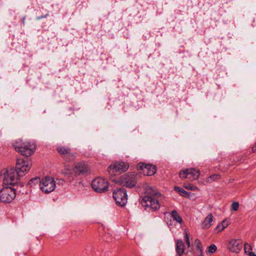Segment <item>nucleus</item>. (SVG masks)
<instances>
[{
  "instance_id": "nucleus-1",
  "label": "nucleus",
  "mask_w": 256,
  "mask_h": 256,
  "mask_svg": "<svg viewBox=\"0 0 256 256\" xmlns=\"http://www.w3.org/2000/svg\"><path fill=\"white\" fill-rule=\"evenodd\" d=\"M144 190L147 195L142 200V206L145 208L146 210L149 208L152 210H156L158 209L160 205L157 198L160 196V194L148 186H146Z\"/></svg>"
},
{
  "instance_id": "nucleus-2",
  "label": "nucleus",
  "mask_w": 256,
  "mask_h": 256,
  "mask_svg": "<svg viewBox=\"0 0 256 256\" xmlns=\"http://www.w3.org/2000/svg\"><path fill=\"white\" fill-rule=\"evenodd\" d=\"M14 148L22 155L26 157L30 156L34 152L36 145L21 140H16L12 144Z\"/></svg>"
},
{
  "instance_id": "nucleus-3",
  "label": "nucleus",
  "mask_w": 256,
  "mask_h": 256,
  "mask_svg": "<svg viewBox=\"0 0 256 256\" xmlns=\"http://www.w3.org/2000/svg\"><path fill=\"white\" fill-rule=\"evenodd\" d=\"M129 166L128 164L123 162H114L108 167V172L112 178V176L119 175L122 172H126ZM113 182H115V180L112 179Z\"/></svg>"
},
{
  "instance_id": "nucleus-4",
  "label": "nucleus",
  "mask_w": 256,
  "mask_h": 256,
  "mask_svg": "<svg viewBox=\"0 0 256 256\" xmlns=\"http://www.w3.org/2000/svg\"><path fill=\"white\" fill-rule=\"evenodd\" d=\"M20 177L14 168H8L4 173L3 184L4 185H14L18 182Z\"/></svg>"
},
{
  "instance_id": "nucleus-5",
  "label": "nucleus",
  "mask_w": 256,
  "mask_h": 256,
  "mask_svg": "<svg viewBox=\"0 0 256 256\" xmlns=\"http://www.w3.org/2000/svg\"><path fill=\"white\" fill-rule=\"evenodd\" d=\"M16 196V189L11 187H4L0 191V201L4 203L12 202Z\"/></svg>"
},
{
  "instance_id": "nucleus-6",
  "label": "nucleus",
  "mask_w": 256,
  "mask_h": 256,
  "mask_svg": "<svg viewBox=\"0 0 256 256\" xmlns=\"http://www.w3.org/2000/svg\"><path fill=\"white\" fill-rule=\"evenodd\" d=\"M31 166L32 162L30 160L18 158L17 159L15 170H16L19 176H22L28 172Z\"/></svg>"
},
{
  "instance_id": "nucleus-7",
  "label": "nucleus",
  "mask_w": 256,
  "mask_h": 256,
  "mask_svg": "<svg viewBox=\"0 0 256 256\" xmlns=\"http://www.w3.org/2000/svg\"><path fill=\"white\" fill-rule=\"evenodd\" d=\"M58 153L66 162H72L76 157V153L73 152L71 148L66 146H58L56 148Z\"/></svg>"
},
{
  "instance_id": "nucleus-8",
  "label": "nucleus",
  "mask_w": 256,
  "mask_h": 256,
  "mask_svg": "<svg viewBox=\"0 0 256 256\" xmlns=\"http://www.w3.org/2000/svg\"><path fill=\"white\" fill-rule=\"evenodd\" d=\"M92 186L94 191L96 192H105L108 190V183L104 178H97L92 180Z\"/></svg>"
},
{
  "instance_id": "nucleus-9",
  "label": "nucleus",
  "mask_w": 256,
  "mask_h": 256,
  "mask_svg": "<svg viewBox=\"0 0 256 256\" xmlns=\"http://www.w3.org/2000/svg\"><path fill=\"white\" fill-rule=\"evenodd\" d=\"M40 186L43 192L48 194L54 190L56 182L52 178L46 176L40 180Z\"/></svg>"
},
{
  "instance_id": "nucleus-10",
  "label": "nucleus",
  "mask_w": 256,
  "mask_h": 256,
  "mask_svg": "<svg viewBox=\"0 0 256 256\" xmlns=\"http://www.w3.org/2000/svg\"><path fill=\"white\" fill-rule=\"evenodd\" d=\"M113 197L116 202L122 206H124L128 201V195L124 188H119L113 192Z\"/></svg>"
},
{
  "instance_id": "nucleus-11",
  "label": "nucleus",
  "mask_w": 256,
  "mask_h": 256,
  "mask_svg": "<svg viewBox=\"0 0 256 256\" xmlns=\"http://www.w3.org/2000/svg\"><path fill=\"white\" fill-rule=\"evenodd\" d=\"M200 172L195 168H187L180 170L179 176L182 180L188 178L190 180H195L198 178Z\"/></svg>"
},
{
  "instance_id": "nucleus-12",
  "label": "nucleus",
  "mask_w": 256,
  "mask_h": 256,
  "mask_svg": "<svg viewBox=\"0 0 256 256\" xmlns=\"http://www.w3.org/2000/svg\"><path fill=\"white\" fill-rule=\"evenodd\" d=\"M138 177L139 176L138 174L132 172L124 175L121 179L122 182L126 187L132 188L136 186Z\"/></svg>"
},
{
  "instance_id": "nucleus-13",
  "label": "nucleus",
  "mask_w": 256,
  "mask_h": 256,
  "mask_svg": "<svg viewBox=\"0 0 256 256\" xmlns=\"http://www.w3.org/2000/svg\"><path fill=\"white\" fill-rule=\"evenodd\" d=\"M138 170L142 171L144 175L147 176H151L154 175L156 171V166L146 164L144 162H140L137 166Z\"/></svg>"
},
{
  "instance_id": "nucleus-14",
  "label": "nucleus",
  "mask_w": 256,
  "mask_h": 256,
  "mask_svg": "<svg viewBox=\"0 0 256 256\" xmlns=\"http://www.w3.org/2000/svg\"><path fill=\"white\" fill-rule=\"evenodd\" d=\"M73 170L76 174L80 175L89 172L90 168L86 162H80L75 164Z\"/></svg>"
},
{
  "instance_id": "nucleus-15",
  "label": "nucleus",
  "mask_w": 256,
  "mask_h": 256,
  "mask_svg": "<svg viewBox=\"0 0 256 256\" xmlns=\"http://www.w3.org/2000/svg\"><path fill=\"white\" fill-rule=\"evenodd\" d=\"M240 241L238 240H232L228 244V248L231 252H238L240 250Z\"/></svg>"
},
{
  "instance_id": "nucleus-16",
  "label": "nucleus",
  "mask_w": 256,
  "mask_h": 256,
  "mask_svg": "<svg viewBox=\"0 0 256 256\" xmlns=\"http://www.w3.org/2000/svg\"><path fill=\"white\" fill-rule=\"evenodd\" d=\"M213 216L212 214H209L204 218L202 224V228L203 229H208L212 226V222L213 221Z\"/></svg>"
},
{
  "instance_id": "nucleus-17",
  "label": "nucleus",
  "mask_w": 256,
  "mask_h": 256,
  "mask_svg": "<svg viewBox=\"0 0 256 256\" xmlns=\"http://www.w3.org/2000/svg\"><path fill=\"white\" fill-rule=\"evenodd\" d=\"M176 250L178 256H182L184 252V244L181 240H178L176 244Z\"/></svg>"
},
{
  "instance_id": "nucleus-18",
  "label": "nucleus",
  "mask_w": 256,
  "mask_h": 256,
  "mask_svg": "<svg viewBox=\"0 0 256 256\" xmlns=\"http://www.w3.org/2000/svg\"><path fill=\"white\" fill-rule=\"evenodd\" d=\"M171 216L174 220L176 221L178 223L181 224L182 222V220L176 210H173L171 212Z\"/></svg>"
},
{
  "instance_id": "nucleus-19",
  "label": "nucleus",
  "mask_w": 256,
  "mask_h": 256,
  "mask_svg": "<svg viewBox=\"0 0 256 256\" xmlns=\"http://www.w3.org/2000/svg\"><path fill=\"white\" fill-rule=\"evenodd\" d=\"M194 244L198 251L197 256H203V250L200 240L196 239L194 241Z\"/></svg>"
},
{
  "instance_id": "nucleus-20",
  "label": "nucleus",
  "mask_w": 256,
  "mask_h": 256,
  "mask_svg": "<svg viewBox=\"0 0 256 256\" xmlns=\"http://www.w3.org/2000/svg\"><path fill=\"white\" fill-rule=\"evenodd\" d=\"M220 178V176L219 174H214L210 176L206 179V182L208 183L212 182L216 180H219Z\"/></svg>"
},
{
  "instance_id": "nucleus-21",
  "label": "nucleus",
  "mask_w": 256,
  "mask_h": 256,
  "mask_svg": "<svg viewBox=\"0 0 256 256\" xmlns=\"http://www.w3.org/2000/svg\"><path fill=\"white\" fill-rule=\"evenodd\" d=\"M174 190L182 196L187 197L188 196V192L180 187L174 186Z\"/></svg>"
},
{
  "instance_id": "nucleus-22",
  "label": "nucleus",
  "mask_w": 256,
  "mask_h": 256,
  "mask_svg": "<svg viewBox=\"0 0 256 256\" xmlns=\"http://www.w3.org/2000/svg\"><path fill=\"white\" fill-rule=\"evenodd\" d=\"M183 186L185 188L188 190H191L193 191H198V187L190 184L184 183V184Z\"/></svg>"
},
{
  "instance_id": "nucleus-23",
  "label": "nucleus",
  "mask_w": 256,
  "mask_h": 256,
  "mask_svg": "<svg viewBox=\"0 0 256 256\" xmlns=\"http://www.w3.org/2000/svg\"><path fill=\"white\" fill-rule=\"evenodd\" d=\"M217 250L216 246L214 244H210L207 250H206V253L212 254H214Z\"/></svg>"
},
{
  "instance_id": "nucleus-24",
  "label": "nucleus",
  "mask_w": 256,
  "mask_h": 256,
  "mask_svg": "<svg viewBox=\"0 0 256 256\" xmlns=\"http://www.w3.org/2000/svg\"><path fill=\"white\" fill-rule=\"evenodd\" d=\"M244 252L246 254H249L250 253H252V252H252V246L248 244V243H246L244 244Z\"/></svg>"
},
{
  "instance_id": "nucleus-25",
  "label": "nucleus",
  "mask_w": 256,
  "mask_h": 256,
  "mask_svg": "<svg viewBox=\"0 0 256 256\" xmlns=\"http://www.w3.org/2000/svg\"><path fill=\"white\" fill-rule=\"evenodd\" d=\"M40 178H32L28 182V184L32 186L33 185L35 184H40Z\"/></svg>"
},
{
  "instance_id": "nucleus-26",
  "label": "nucleus",
  "mask_w": 256,
  "mask_h": 256,
  "mask_svg": "<svg viewBox=\"0 0 256 256\" xmlns=\"http://www.w3.org/2000/svg\"><path fill=\"white\" fill-rule=\"evenodd\" d=\"M61 172L65 176H70L72 174L71 170L68 168H65L62 170Z\"/></svg>"
},
{
  "instance_id": "nucleus-27",
  "label": "nucleus",
  "mask_w": 256,
  "mask_h": 256,
  "mask_svg": "<svg viewBox=\"0 0 256 256\" xmlns=\"http://www.w3.org/2000/svg\"><path fill=\"white\" fill-rule=\"evenodd\" d=\"M239 203L238 202H233L231 205V210L236 212L238 210Z\"/></svg>"
},
{
  "instance_id": "nucleus-28",
  "label": "nucleus",
  "mask_w": 256,
  "mask_h": 256,
  "mask_svg": "<svg viewBox=\"0 0 256 256\" xmlns=\"http://www.w3.org/2000/svg\"><path fill=\"white\" fill-rule=\"evenodd\" d=\"M184 238L187 245L188 248L190 246V241L189 240V236L186 232H185Z\"/></svg>"
},
{
  "instance_id": "nucleus-29",
  "label": "nucleus",
  "mask_w": 256,
  "mask_h": 256,
  "mask_svg": "<svg viewBox=\"0 0 256 256\" xmlns=\"http://www.w3.org/2000/svg\"><path fill=\"white\" fill-rule=\"evenodd\" d=\"M222 230H224L228 226V222L226 220H223L222 223Z\"/></svg>"
},
{
  "instance_id": "nucleus-30",
  "label": "nucleus",
  "mask_w": 256,
  "mask_h": 256,
  "mask_svg": "<svg viewBox=\"0 0 256 256\" xmlns=\"http://www.w3.org/2000/svg\"><path fill=\"white\" fill-rule=\"evenodd\" d=\"M216 229L218 230V232L222 231L224 230H222V224H220L216 228Z\"/></svg>"
},
{
  "instance_id": "nucleus-31",
  "label": "nucleus",
  "mask_w": 256,
  "mask_h": 256,
  "mask_svg": "<svg viewBox=\"0 0 256 256\" xmlns=\"http://www.w3.org/2000/svg\"><path fill=\"white\" fill-rule=\"evenodd\" d=\"M252 151L254 152H256V143L254 146L252 148Z\"/></svg>"
},
{
  "instance_id": "nucleus-32",
  "label": "nucleus",
  "mask_w": 256,
  "mask_h": 256,
  "mask_svg": "<svg viewBox=\"0 0 256 256\" xmlns=\"http://www.w3.org/2000/svg\"><path fill=\"white\" fill-rule=\"evenodd\" d=\"M248 256H256V254H255L254 252H252V253H250L249 254H248Z\"/></svg>"
},
{
  "instance_id": "nucleus-33",
  "label": "nucleus",
  "mask_w": 256,
  "mask_h": 256,
  "mask_svg": "<svg viewBox=\"0 0 256 256\" xmlns=\"http://www.w3.org/2000/svg\"><path fill=\"white\" fill-rule=\"evenodd\" d=\"M24 20H25V18H22V23L24 24Z\"/></svg>"
}]
</instances>
